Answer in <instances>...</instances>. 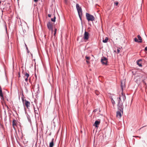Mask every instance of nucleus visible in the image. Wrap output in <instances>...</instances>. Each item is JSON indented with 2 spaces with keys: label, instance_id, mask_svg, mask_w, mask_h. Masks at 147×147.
<instances>
[{
  "label": "nucleus",
  "instance_id": "nucleus-22",
  "mask_svg": "<svg viewBox=\"0 0 147 147\" xmlns=\"http://www.w3.org/2000/svg\"><path fill=\"white\" fill-rule=\"evenodd\" d=\"M95 93L97 95H98L99 94V92L97 91L96 90L95 92Z\"/></svg>",
  "mask_w": 147,
  "mask_h": 147
},
{
  "label": "nucleus",
  "instance_id": "nucleus-2",
  "mask_svg": "<svg viewBox=\"0 0 147 147\" xmlns=\"http://www.w3.org/2000/svg\"><path fill=\"white\" fill-rule=\"evenodd\" d=\"M86 17L88 22L93 21L95 20L94 17L88 13H86Z\"/></svg>",
  "mask_w": 147,
  "mask_h": 147
},
{
  "label": "nucleus",
  "instance_id": "nucleus-14",
  "mask_svg": "<svg viewBox=\"0 0 147 147\" xmlns=\"http://www.w3.org/2000/svg\"><path fill=\"white\" fill-rule=\"evenodd\" d=\"M24 78H28L29 76V74H28L26 72L24 73Z\"/></svg>",
  "mask_w": 147,
  "mask_h": 147
},
{
  "label": "nucleus",
  "instance_id": "nucleus-9",
  "mask_svg": "<svg viewBox=\"0 0 147 147\" xmlns=\"http://www.w3.org/2000/svg\"><path fill=\"white\" fill-rule=\"evenodd\" d=\"M100 123V121H96L94 124V126H95L96 127H98V125H99Z\"/></svg>",
  "mask_w": 147,
  "mask_h": 147
},
{
  "label": "nucleus",
  "instance_id": "nucleus-16",
  "mask_svg": "<svg viewBox=\"0 0 147 147\" xmlns=\"http://www.w3.org/2000/svg\"><path fill=\"white\" fill-rule=\"evenodd\" d=\"M111 101L113 105L114 106L115 104V102L114 100L113 99V98L111 99Z\"/></svg>",
  "mask_w": 147,
  "mask_h": 147
},
{
  "label": "nucleus",
  "instance_id": "nucleus-19",
  "mask_svg": "<svg viewBox=\"0 0 147 147\" xmlns=\"http://www.w3.org/2000/svg\"><path fill=\"white\" fill-rule=\"evenodd\" d=\"M57 31V29L56 28H55V31H54V36H55V35H56V32Z\"/></svg>",
  "mask_w": 147,
  "mask_h": 147
},
{
  "label": "nucleus",
  "instance_id": "nucleus-6",
  "mask_svg": "<svg viewBox=\"0 0 147 147\" xmlns=\"http://www.w3.org/2000/svg\"><path fill=\"white\" fill-rule=\"evenodd\" d=\"M101 62L103 65H106L107 62V60L106 58L102 57L101 59Z\"/></svg>",
  "mask_w": 147,
  "mask_h": 147
},
{
  "label": "nucleus",
  "instance_id": "nucleus-30",
  "mask_svg": "<svg viewBox=\"0 0 147 147\" xmlns=\"http://www.w3.org/2000/svg\"><path fill=\"white\" fill-rule=\"evenodd\" d=\"M34 1L35 2H37L38 1V0H34Z\"/></svg>",
  "mask_w": 147,
  "mask_h": 147
},
{
  "label": "nucleus",
  "instance_id": "nucleus-3",
  "mask_svg": "<svg viewBox=\"0 0 147 147\" xmlns=\"http://www.w3.org/2000/svg\"><path fill=\"white\" fill-rule=\"evenodd\" d=\"M76 7L78 13L79 17L81 20V17L82 15V9L79 4L78 3L76 4Z\"/></svg>",
  "mask_w": 147,
  "mask_h": 147
},
{
  "label": "nucleus",
  "instance_id": "nucleus-1",
  "mask_svg": "<svg viewBox=\"0 0 147 147\" xmlns=\"http://www.w3.org/2000/svg\"><path fill=\"white\" fill-rule=\"evenodd\" d=\"M125 98V96L123 95L121 96L119 98V100L117 105L118 108L119 110L120 111H122V113H123V108L122 100L123 102L124 101Z\"/></svg>",
  "mask_w": 147,
  "mask_h": 147
},
{
  "label": "nucleus",
  "instance_id": "nucleus-25",
  "mask_svg": "<svg viewBox=\"0 0 147 147\" xmlns=\"http://www.w3.org/2000/svg\"><path fill=\"white\" fill-rule=\"evenodd\" d=\"M117 53H119L120 52V50L119 49H118L117 50Z\"/></svg>",
  "mask_w": 147,
  "mask_h": 147
},
{
  "label": "nucleus",
  "instance_id": "nucleus-18",
  "mask_svg": "<svg viewBox=\"0 0 147 147\" xmlns=\"http://www.w3.org/2000/svg\"><path fill=\"white\" fill-rule=\"evenodd\" d=\"M55 19H56V17L55 16H54V18H51V20L52 22H55Z\"/></svg>",
  "mask_w": 147,
  "mask_h": 147
},
{
  "label": "nucleus",
  "instance_id": "nucleus-8",
  "mask_svg": "<svg viewBox=\"0 0 147 147\" xmlns=\"http://www.w3.org/2000/svg\"><path fill=\"white\" fill-rule=\"evenodd\" d=\"M122 111H117V117L118 118H120L121 117L122 114L121 113Z\"/></svg>",
  "mask_w": 147,
  "mask_h": 147
},
{
  "label": "nucleus",
  "instance_id": "nucleus-10",
  "mask_svg": "<svg viewBox=\"0 0 147 147\" xmlns=\"http://www.w3.org/2000/svg\"><path fill=\"white\" fill-rule=\"evenodd\" d=\"M17 123L15 119L13 120L12 122V126L14 129H15V126H17Z\"/></svg>",
  "mask_w": 147,
  "mask_h": 147
},
{
  "label": "nucleus",
  "instance_id": "nucleus-31",
  "mask_svg": "<svg viewBox=\"0 0 147 147\" xmlns=\"http://www.w3.org/2000/svg\"><path fill=\"white\" fill-rule=\"evenodd\" d=\"M145 50L146 51H147V46L145 48Z\"/></svg>",
  "mask_w": 147,
  "mask_h": 147
},
{
  "label": "nucleus",
  "instance_id": "nucleus-23",
  "mask_svg": "<svg viewBox=\"0 0 147 147\" xmlns=\"http://www.w3.org/2000/svg\"><path fill=\"white\" fill-rule=\"evenodd\" d=\"M118 4V2H114V4L116 6H117Z\"/></svg>",
  "mask_w": 147,
  "mask_h": 147
},
{
  "label": "nucleus",
  "instance_id": "nucleus-21",
  "mask_svg": "<svg viewBox=\"0 0 147 147\" xmlns=\"http://www.w3.org/2000/svg\"><path fill=\"white\" fill-rule=\"evenodd\" d=\"M85 58L87 60H90V57L87 56L85 57Z\"/></svg>",
  "mask_w": 147,
  "mask_h": 147
},
{
  "label": "nucleus",
  "instance_id": "nucleus-28",
  "mask_svg": "<svg viewBox=\"0 0 147 147\" xmlns=\"http://www.w3.org/2000/svg\"><path fill=\"white\" fill-rule=\"evenodd\" d=\"M48 16L49 17H51V15H50V14H49L48 15Z\"/></svg>",
  "mask_w": 147,
  "mask_h": 147
},
{
  "label": "nucleus",
  "instance_id": "nucleus-12",
  "mask_svg": "<svg viewBox=\"0 0 147 147\" xmlns=\"http://www.w3.org/2000/svg\"><path fill=\"white\" fill-rule=\"evenodd\" d=\"M125 83H124L123 84V83L122 82H121V89L122 90H123V89L125 88Z\"/></svg>",
  "mask_w": 147,
  "mask_h": 147
},
{
  "label": "nucleus",
  "instance_id": "nucleus-26",
  "mask_svg": "<svg viewBox=\"0 0 147 147\" xmlns=\"http://www.w3.org/2000/svg\"><path fill=\"white\" fill-rule=\"evenodd\" d=\"M89 60H86V62L87 64H89L90 63V62L89 61Z\"/></svg>",
  "mask_w": 147,
  "mask_h": 147
},
{
  "label": "nucleus",
  "instance_id": "nucleus-33",
  "mask_svg": "<svg viewBox=\"0 0 147 147\" xmlns=\"http://www.w3.org/2000/svg\"><path fill=\"white\" fill-rule=\"evenodd\" d=\"M6 106H7V108H8V107L6 105Z\"/></svg>",
  "mask_w": 147,
  "mask_h": 147
},
{
  "label": "nucleus",
  "instance_id": "nucleus-4",
  "mask_svg": "<svg viewBox=\"0 0 147 147\" xmlns=\"http://www.w3.org/2000/svg\"><path fill=\"white\" fill-rule=\"evenodd\" d=\"M23 105L24 107L26 106L27 108L28 109H29L30 107V102L27 100L26 99H22Z\"/></svg>",
  "mask_w": 147,
  "mask_h": 147
},
{
  "label": "nucleus",
  "instance_id": "nucleus-34",
  "mask_svg": "<svg viewBox=\"0 0 147 147\" xmlns=\"http://www.w3.org/2000/svg\"><path fill=\"white\" fill-rule=\"evenodd\" d=\"M94 112H95V110H94Z\"/></svg>",
  "mask_w": 147,
  "mask_h": 147
},
{
  "label": "nucleus",
  "instance_id": "nucleus-24",
  "mask_svg": "<svg viewBox=\"0 0 147 147\" xmlns=\"http://www.w3.org/2000/svg\"><path fill=\"white\" fill-rule=\"evenodd\" d=\"M25 78V81L26 82H28V78L26 77V78Z\"/></svg>",
  "mask_w": 147,
  "mask_h": 147
},
{
  "label": "nucleus",
  "instance_id": "nucleus-29",
  "mask_svg": "<svg viewBox=\"0 0 147 147\" xmlns=\"http://www.w3.org/2000/svg\"><path fill=\"white\" fill-rule=\"evenodd\" d=\"M133 137H135V138H138V136H133Z\"/></svg>",
  "mask_w": 147,
  "mask_h": 147
},
{
  "label": "nucleus",
  "instance_id": "nucleus-27",
  "mask_svg": "<svg viewBox=\"0 0 147 147\" xmlns=\"http://www.w3.org/2000/svg\"><path fill=\"white\" fill-rule=\"evenodd\" d=\"M34 111H35V113H36L38 114V113H37V111H36V110H35V108H34Z\"/></svg>",
  "mask_w": 147,
  "mask_h": 147
},
{
  "label": "nucleus",
  "instance_id": "nucleus-7",
  "mask_svg": "<svg viewBox=\"0 0 147 147\" xmlns=\"http://www.w3.org/2000/svg\"><path fill=\"white\" fill-rule=\"evenodd\" d=\"M47 26L49 29L51 30L53 32V26L51 22H49L47 24Z\"/></svg>",
  "mask_w": 147,
  "mask_h": 147
},
{
  "label": "nucleus",
  "instance_id": "nucleus-20",
  "mask_svg": "<svg viewBox=\"0 0 147 147\" xmlns=\"http://www.w3.org/2000/svg\"><path fill=\"white\" fill-rule=\"evenodd\" d=\"M134 41L136 42H139V41L138 40V39L136 38H134Z\"/></svg>",
  "mask_w": 147,
  "mask_h": 147
},
{
  "label": "nucleus",
  "instance_id": "nucleus-5",
  "mask_svg": "<svg viewBox=\"0 0 147 147\" xmlns=\"http://www.w3.org/2000/svg\"><path fill=\"white\" fill-rule=\"evenodd\" d=\"M89 37V33L86 31H85L84 35V38L85 40H88Z\"/></svg>",
  "mask_w": 147,
  "mask_h": 147
},
{
  "label": "nucleus",
  "instance_id": "nucleus-11",
  "mask_svg": "<svg viewBox=\"0 0 147 147\" xmlns=\"http://www.w3.org/2000/svg\"><path fill=\"white\" fill-rule=\"evenodd\" d=\"M54 139L53 138L51 142L50 143L49 147H53L54 146Z\"/></svg>",
  "mask_w": 147,
  "mask_h": 147
},
{
  "label": "nucleus",
  "instance_id": "nucleus-13",
  "mask_svg": "<svg viewBox=\"0 0 147 147\" xmlns=\"http://www.w3.org/2000/svg\"><path fill=\"white\" fill-rule=\"evenodd\" d=\"M138 37L139 40V42H142V38L140 36V35H138Z\"/></svg>",
  "mask_w": 147,
  "mask_h": 147
},
{
  "label": "nucleus",
  "instance_id": "nucleus-15",
  "mask_svg": "<svg viewBox=\"0 0 147 147\" xmlns=\"http://www.w3.org/2000/svg\"><path fill=\"white\" fill-rule=\"evenodd\" d=\"M108 38L107 37H106L104 40H102V42L104 43H106L107 42Z\"/></svg>",
  "mask_w": 147,
  "mask_h": 147
},
{
  "label": "nucleus",
  "instance_id": "nucleus-32",
  "mask_svg": "<svg viewBox=\"0 0 147 147\" xmlns=\"http://www.w3.org/2000/svg\"><path fill=\"white\" fill-rule=\"evenodd\" d=\"M138 138H139L140 139L141 138V137L140 136H138Z\"/></svg>",
  "mask_w": 147,
  "mask_h": 147
},
{
  "label": "nucleus",
  "instance_id": "nucleus-17",
  "mask_svg": "<svg viewBox=\"0 0 147 147\" xmlns=\"http://www.w3.org/2000/svg\"><path fill=\"white\" fill-rule=\"evenodd\" d=\"M140 61V60H138V61L137 64L140 67H142V65L141 63H139Z\"/></svg>",
  "mask_w": 147,
  "mask_h": 147
}]
</instances>
